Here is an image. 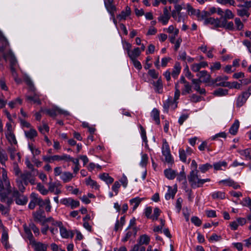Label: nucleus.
Returning <instances> with one entry per match:
<instances>
[{
    "label": "nucleus",
    "instance_id": "62",
    "mask_svg": "<svg viewBox=\"0 0 251 251\" xmlns=\"http://www.w3.org/2000/svg\"><path fill=\"white\" fill-rule=\"evenodd\" d=\"M179 96H180V91L178 88V83H176L175 84V95H174V99L173 100L175 102V103H177L176 101L177 100H178Z\"/></svg>",
    "mask_w": 251,
    "mask_h": 251
},
{
    "label": "nucleus",
    "instance_id": "42",
    "mask_svg": "<svg viewBox=\"0 0 251 251\" xmlns=\"http://www.w3.org/2000/svg\"><path fill=\"white\" fill-rule=\"evenodd\" d=\"M8 160V156L5 151L0 147V163L2 165H5L6 161Z\"/></svg>",
    "mask_w": 251,
    "mask_h": 251
},
{
    "label": "nucleus",
    "instance_id": "56",
    "mask_svg": "<svg viewBox=\"0 0 251 251\" xmlns=\"http://www.w3.org/2000/svg\"><path fill=\"white\" fill-rule=\"evenodd\" d=\"M212 168V165H211V164H210L209 163H206L205 164H202V165H200L199 170H200V171L201 173H204L207 171H208V170H209L210 169H211Z\"/></svg>",
    "mask_w": 251,
    "mask_h": 251
},
{
    "label": "nucleus",
    "instance_id": "48",
    "mask_svg": "<svg viewBox=\"0 0 251 251\" xmlns=\"http://www.w3.org/2000/svg\"><path fill=\"white\" fill-rule=\"evenodd\" d=\"M86 184L90 185L92 188L97 190L99 188V185L97 184L96 181L92 180L91 178L89 177L86 179Z\"/></svg>",
    "mask_w": 251,
    "mask_h": 251
},
{
    "label": "nucleus",
    "instance_id": "10",
    "mask_svg": "<svg viewBox=\"0 0 251 251\" xmlns=\"http://www.w3.org/2000/svg\"><path fill=\"white\" fill-rule=\"evenodd\" d=\"M61 203L66 206H70L72 209L77 207L79 205V202L73 200L71 198H64L61 200Z\"/></svg>",
    "mask_w": 251,
    "mask_h": 251
},
{
    "label": "nucleus",
    "instance_id": "37",
    "mask_svg": "<svg viewBox=\"0 0 251 251\" xmlns=\"http://www.w3.org/2000/svg\"><path fill=\"white\" fill-rule=\"evenodd\" d=\"M100 178L108 184L112 183L114 181V178L109 176L107 173H103L100 175Z\"/></svg>",
    "mask_w": 251,
    "mask_h": 251
},
{
    "label": "nucleus",
    "instance_id": "29",
    "mask_svg": "<svg viewBox=\"0 0 251 251\" xmlns=\"http://www.w3.org/2000/svg\"><path fill=\"white\" fill-rule=\"evenodd\" d=\"M239 125V121L238 120H235L229 129V132L233 135H236L238 130Z\"/></svg>",
    "mask_w": 251,
    "mask_h": 251
},
{
    "label": "nucleus",
    "instance_id": "18",
    "mask_svg": "<svg viewBox=\"0 0 251 251\" xmlns=\"http://www.w3.org/2000/svg\"><path fill=\"white\" fill-rule=\"evenodd\" d=\"M60 233L61 237L64 238H73L74 236L73 233L71 231H68L67 229L64 227L63 224L59 227Z\"/></svg>",
    "mask_w": 251,
    "mask_h": 251
},
{
    "label": "nucleus",
    "instance_id": "1",
    "mask_svg": "<svg viewBox=\"0 0 251 251\" xmlns=\"http://www.w3.org/2000/svg\"><path fill=\"white\" fill-rule=\"evenodd\" d=\"M12 192L10 180L7 176V171L5 169H2V176H0V201L5 202L8 195Z\"/></svg>",
    "mask_w": 251,
    "mask_h": 251
},
{
    "label": "nucleus",
    "instance_id": "47",
    "mask_svg": "<svg viewBox=\"0 0 251 251\" xmlns=\"http://www.w3.org/2000/svg\"><path fill=\"white\" fill-rule=\"evenodd\" d=\"M222 22L224 23V26H222V27H224L226 29L230 30H234L235 27L234 26V24L232 22H228L227 20H226L225 19H223Z\"/></svg>",
    "mask_w": 251,
    "mask_h": 251
},
{
    "label": "nucleus",
    "instance_id": "53",
    "mask_svg": "<svg viewBox=\"0 0 251 251\" xmlns=\"http://www.w3.org/2000/svg\"><path fill=\"white\" fill-rule=\"evenodd\" d=\"M237 15L241 17L246 16L248 18L250 16V13L248 12V10L246 8L237 9Z\"/></svg>",
    "mask_w": 251,
    "mask_h": 251
},
{
    "label": "nucleus",
    "instance_id": "20",
    "mask_svg": "<svg viewBox=\"0 0 251 251\" xmlns=\"http://www.w3.org/2000/svg\"><path fill=\"white\" fill-rule=\"evenodd\" d=\"M217 85L223 87H228L230 88H235L238 89H240L241 87V84L236 81L232 82L231 83V85H230V83L228 82H222L221 83H217Z\"/></svg>",
    "mask_w": 251,
    "mask_h": 251
},
{
    "label": "nucleus",
    "instance_id": "7",
    "mask_svg": "<svg viewBox=\"0 0 251 251\" xmlns=\"http://www.w3.org/2000/svg\"><path fill=\"white\" fill-rule=\"evenodd\" d=\"M204 24L205 25H212L215 28L222 27L224 25V23L222 22V20H221V18L215 19L212 17L205 19L204 21Z\"/></svg>",
    "mask_w": 251,
    "mask_h": 251
},
{
    "label": "nucleus",
    "instance_id": "14",
    "mask_svg": "<svg viewBox=\"0 0 251 251\" xmlns=\"http://www.w3.org/2000/svg\"><path fill=\"white\" fill-rule=\"evenodd\" d=\"M34 220L40 223L42 226L45 225V215L43 210L40 209L33 213Z\"/></svg>",
    "mask_w": 251,
    "mask_h": 251
},
{
    "label": "nucleus",
    "instance_id": "45",
    "mask_svg": "<svg viewBox=\"0 0 251 251\" xmlns=\"http://www.w3.org/2000/svg\"><path fill=\"white\" fill-rule=\"evenodd\" d=\"M176 179L177 181L180 182L181 181L184 180V184H186L187 181H186V174L184 172V169H182V171L179 173L176 174Z\"/></svg>",
    "mask_w": 251,
    "mask_h": 251
},
{
    "label": "nucleus",
    "instance_id": "25",
    "mask_svg": "<svg viewBox=\"0 0 251 251\" xmlns=\"http://www.w3.org/2000/svg\"><path fill=\"white\" fill-rule=\"evenodd\" d=\"M163 107L166 110H167L170 107L175 109L177 107V103H175L171 97H170L164 102Z\"/></svg>",
    "mask_w": 251,
    "mask_h": 251
},
{
    "label": "nucleus",
    "instance_id": "17",
    "mask_svg": "<svg viewBox=\"0 0 251 251\" xmlns=\"http://www.w3.org/2000/svg\"><path fill=\"white\" fill-rule=\"evenodd\" d=\"M219 183H224L226 186L232 187L234 189H237L240 188V186L237 182H235L233 180L230 178L222 180L219 182Z\"/></svg>",
    "mask_w": 251,
    "mask_h": 251
},
{
    "label": "nucleus",
    "instance_id": "16",
    "mask_svg": "<svg viewBox=\"0 0 251 251\" xmlns=\"http://www.w3.org/2000/svg\"><path fill=\"white\" fill-rule=\"evenodd\" d=\"M113 2V0H107L104 2L105 6L111 16H113V13L116 11V7Z\"/></svg>",
    "mask_w": 251,
    "mask_h": 251
},
{
    "label": "nucleus",
    "instance_id": "59",
    "mask_svg": "<svg viewBox=\"0 0 251 251\" xmlns=\"http://www.w3.org/2000/svg\"><path fill=\"white\" fill-rule=\"evenodd\" d=\"M28 148L34 156L39 155L41 153V151L32 144H29Z\"/></svg>",
    "mask_w": 251,
    "mask_h": 251
},
{
    "label": "nucleus",
    "instance_id": "54",
    "mask_svg": "<svg viewBox=\"0 0 251 251\" xmlns=\"http://www.w3.org/2000/svg\"><path fill=\"white\" fill-rule=\"evenodd\" d=\"M238 152H239L240 155L245 156L246 158H249L251 151V149L250 148L246 149L245 150H238L237 151Z\"/></svg>",
    "mask_w": 251,
    "mask_h": 251
},
{
    "label": "nucleus",
    "instance_id": "61",
    "mask_svg": "<svg viewBox=\"0 0 251 251\" xmlns=\"http://www.w3.org/2000/svg\"><path fill=\"white\" fill-rule=\"evenodd\" d=\"M192 91V86L188 82V83H186V84L184 85V88L183 89L182 91V94L183 95H185L186 94H189Z\"/></svg>",
    "mask_w": 251,
    "mask_h": 251
},
{
    "label": "nucleus",
    "instance_id": "51",
    "mask_svg": "<svg viewBox=\"0 0 251 251\" xmlns=\"http://www.w3.org/2000/svg\"><path fill=\"white\" fill-rule=\"evenodd\" d=\"M40 96L39 94H35L33 96L27 97V99L30 101H33L35 103L40 104L41 102L39 99Z\"/></svg>",
    "mask_w": 251,
    "mask_h": 251
},
{
    "label": "nucleus",
    "instance_id": "30",
    "mask_svg": "<svg viewBox=\"0 0 251 251\" xmlns=\"http://www.w3.org/2000/svg\"><path fill=\"white\" fill-rule=\"evenodd\" d=\"M164 173L165 176L169 179H174L176 176V171L171 169L165 170Z\"/></svg>",
    "mask_w": 251,
    "mask_h": 251
},
{
    "label": "nucleus",
    "instance_id": "55",
    "mask_svg": "<svg viewBox=\"0 0 251 251\" xmlns=\"http://www.w3.org/2000/svg\"><path fill=\"white\" fill-rule=\"evenodd\" d=\"M10 70L12 74V75L13 77L14 78L15 81L17 83H20L21 82L22 80L21 79L18 77V74L16 71L15 69L13 67H10Z\"/></svg>",
    "mask_w": 251,
    "mask_h": 251
},
{
    "label": "nucleus",
    "instance_id": "34",
    "mask_svg": "<svg viewBox=\"0 0 251 251\" xmlns=\"http://www.w3.org/2000/svg\"><path fill=\"white\" fill-rule=\"evenodd\" d=\"M150 241V237L146 234H144L140 236L138 241V244H139L140 246L143 245H148Z\"/></svg>",
    "mask_w": 251,
    "mask_h": 251
},
{
    "label": "nucleus",
    "instance_id": "21",
    "mask_svg": "<svg viewBox=\"0 0 251 251\" xmlns=\"http://www.w3.org/2000/svg\"><path fill=\"white\" fill-rule=\"evenodd\" d=\"M131 14L130 8L126 6L125 10H123L121 13L117 16V18L120 20H125L126 18Z\"/></svg>",
    "mask_w": 251,
    "mask_h": 251
},
{
    "label": "nucleus",
    "instance_id": "39",
    "mask_svg": "<svg viewBox=\"0 0 251 251\" xmlns=\"http://www.w3.org/2000/svg\"><path fill=\"white\" fill-rule=\"evenodd\" d=\"M5 135L11 144H16L17 143L14 132L5 133Z\"/></svg>",
    "mask_w": 251,
    "mask_h": 251
},
{
    "label": "nucleus",
    "instance_id": "44",
    "mask_svg": "<svg viewBox=\"0 0 251 251\" xmlns=\"http://www.w3.org/2000/svg\"><path fill=\"white\" fill-rule=\"evenodd\" d=\"M213 95L217 97L226 96L228 94V90L223 88H219L213 92Z\"/></svg>",
    "mask_w": 251,
    "mask_h": 251
},
{
    "label": "nucleus",
    "instance_id": "3",
    "mask_svg": "<svg viewBox=\"0 0 251 251\" xmlns=\"http://www.w3.org/2000/svg\"><path fill=\"white\" fill-rule=\"evenodd\" d=\"M12 196L17 204L24 205L26 204L28 199L25 196L21 194L16 189H12Z\"/></svg>",
    "mask_w": 251,
    "mask_h": 251
},
{
    "label": "nucleus",
    "instance_id": "23",
    "mask_svg": "<svg viewBox=\"0 0 251 251\" xmlns=\"http://www.w3.org/2000/svg\"><path fill=\"white\" fill-rule=\"evenodd\" d=\"M248 94L242 93L239 95L236 100V104L237 107H241L246 102L248 99Z\"/></svg>",
    "mask_w": 251,
    "mask_h": 251
},
{
    "label": "nucleus",
    "instance_id": "22",
    "mask_svg": "<svg viewBox=\"0 0 251 251\" xmlns=\"http://www.w3.org/2000/svg\"><path fill=\"white\" fill-rule=\"evenodd\" d=\"M181 70L180 64L178 62H176L171 72L172 77L175 79L179 75Z\"/></svg>",
    "mask_w": 251,
    "mask_h": 251
},
{
    "label": "nucleus",
    "instance_id": "41",
    "mask_svg": "<svg viewBox=\"0 0 251 251\" xmlns=\"http://www.w3.org/2000/svg\"><path fill=\"white\" fill-rule=\"evenodd\" d=\"M151 117L156 124L159 125L160 124L159 112L157 109L154 108L152 110L151 112Z\"/></svg>",
    "mask_w": 251,
    "mask_h": 251
},
{
    "label": "nucleus",
    "instance_id": "31",
    "mask_svg": "<svg viewBox=\"0 0 251 251\" xmlns=\"http://www.w3.org/2000/svg\"><path fill=\"white\" fill-rule=\"evenodd\" d=\"M141 50L139 48H136L133 50H131L128 53V56L130 59H136L141 54Z\"/></svg>",
    "mask_w": 251,
    "mask_h": 251
},
{
    "label": "nucleus",
    "instance_id": "52",
    "mask_svg": "<svg viewBox=\"0 0 251 251\" xmlns=\"http://www.w3.org/2000/svg\"><path fill=\"white\" fill-rule=\"evenodd\" d=\"M226 166L227 163L226 161L217 162L213 165L214 168L216 170H223L222 167L226 168Z\"/></svg>",
    "mask_w": 251,
    "mask_h": 251
},
{
    "label": "nucleus",
    "instance_id": "11",
    "mask_svg": "<svg viewBox=\"0 0 251 251\" xmlns=\"http://www.w3.org/2000/svg\"><path fill=\"white\" fill-rule=\"evenodd\" d=\"M196 76L199 77L198 79H200L201 82L207 83L211 82V75L206 71L203 70L199 72L197 74Z\"/></svg>",
    "mask_w": 251,
    "mask_h": 251
},
{
    "label": "nucleus",
    "instance_id": "36",
    "mask_svg": "<svg viewBox=\"0 0 251 251\" xmlns=\"http://www.w3.org/2000/svg\"><path fill=\"white\" fill-rule=\"evenodd\" d=\"M25 134L26 137L30 139H32L37 136V132L33 128H30L29 130L25 131Z\"/></svg>",
    "mask_w": 251,
    "mask_h": 251
},
{
    "label": "nucleus",
    "instance_id": "4",
    "mask_svg": "<svg viewBox=\"0 0 251 251\" xmlns=\"http://www.w3.org/2000/svg\"><path fill=\"white\" fill-rule=\"evenodd\" d=\"M162 153L163 155L165 157V160L167 163L170 164L173 163L174 161L171 154L169 146L165 139L163 140L162 147Z\"/></svg>",
    "mask_w": 251,
    "mask_h": 251
},
{
    "label": "nucleus",
    "instance_id": "27",
    "mask_svg": "<svg viewBox=\"0 0 251 251\" xmlns=\"http://www.w3.org/2000/svg\"><path fill=\"white\" fill-rule=\"evenodd\" d=\"M152 84L154 87L155 92L158 93L163 92V83L161 78H159L156 81H153Z\"/></svg>",
    "mask_w": 251,
    "mask_h": 251
},
{
    "label": "nucleus",
    "instance_id": "13",
    "mask_svg": "<svg viewBox=\"0 0 251 251\" xmlns=\"http://www.w3.org/2000/svg\"><path fill=\"white\" fill-rule=\"evenodd\" d=\"M33 248L34 251H48V245L41 242L32 241L30 244Z\"/></svg>",
    "mask_w": 251,
    "mask_h": 251
},
{
    "label": "nucleus",
    "instance_id": "9",
    "mask_svg": "<svg viewBox=\"0 0 251 251\" xmlns=\"http://www.w3.org/2000/svg\"><path fill=\"white\" fill-rule=\"evenodd\" d=\"M70 158L69 155L63 154L62 155H55L53 156H44L43 159L47 162H52L54 161L66 160L67 159Z\"/></svg>",
    "mask_w": 251,
    "mask_h": 251
},
{
    "label": "nucleus",
    "instance_id": "40",
    "mask_svg": "<svg viewBox=\"0 0 251 251\" xmlns=\"http://www.w3.org/2000/svg\"><path fill=\"white\" fill-rule=\"evenodd\" d=\"M24 230L26 234L27 238L28 239V240L30 241V243H32V241H35L34 239L33 236L32 235V233H31V229H30L29 226L28 227L26 226H24Z\"/></svg>",
    "mask_w": 251,
    "mask_h": 251
},
{
    "label": "nucleus",
    "instance_id": "43",
    "mask_svg": "<svg viewBox=\"0 0 251 251\" xmlns=\"http://www.w3.org/2000/svg\"><path fill=\"white\" fill-rule=\"evenodd\" d=\"M211 197L213 199L223 200L225 198V193L221 191H215L211 194Z\"/></svg>",
    "mask_w": 251,
    "mask_h": 251
},
{
    "label": "nucleus",
    "instance_id": "58",
    "mask_svg": "<svg viewBox=\"0 0 251 251\" xmlns=\"http://www.w3.org/2000/svg\"><path fill=\"white\" fill-rule=\"evenodd\" d=\"M234 22L235 24V28L236 30H241L243 28L244 25L239 18H235Z\"/></svg>",
    "mask_w": 251,
    "mask_h": 251
},
{
    "label": "nucleus",
    "instance_id": "38",
    "mask_svg": "<svg viewBox=\"0 0 251 251\" xmlns=\"http://www.w3.org/2000/svg\"><path fill=\"white\" fill-rule=\"evenodd\" d=\"M209 15L210 14L207 11H202L201 12L200 10H199L196 16L197 17L198 20L201 21L204 20V21L205 19L207 18V16Z\"/></svg>",
    "mask_w": 251,
    "mask_h": 251
},
{
    "label": "nucleus",
    "instance_id": "19",
    "mask_svg": "<svg viewBox=\"0 0 251 251\" xmlns=\"http://www.w3.org/2000/svg\"><path fill=\"white\" fill-rule=\"evenodd\" d=\"M192 82L194 85V89L201 94H204L206 91L204 88H201L200 84L201 83L200 79H192Z\"/></svg>",
    "mask_w": 251,
    "mask_h": 251
},
{
    "label": "nucleus",
    "instance_id": "64",
    "mask_svg": "<svg viewBox=\"0 0 251 251\" xmlns=\"http://www.w3.org/2000/svg\"><path fill=\"white\" fill-rule=\"evenodd\" d=\"M186 154L185 151L183 149H180L179 150V155L180 160L183 162H186Z\"/></svg>",
    "mask_w": 251,
    "mask_h": 251
},
{
    "label": "nucleus",
    "instance_id": "63",
    "mask_svg": "<svg viewBox=\"0 0 251 251\" xmlns=\"http://www.w3.org/2000/svg\"><path fill=\"white\" fill-rule=\"evenodd\" d=\"M16 182L19 191L21 192H23L25 190V187L24 186L25 184L24 183L23 184V181L22 180H20L17 178L16 180Z\"/></svg>",
    "mask_w": 251,
    "mask_h": 251
},
{
    "label": "nucleus",
    "instance_id": "33",
    "mask_svg": "<svg viewBox=\"0 0 251 251\" xmlns=\"http://www.w3.org/2000/svg\"><path fill=\"white\" fill-rule=\"evenodd\" d=\"M143 199L139 197H136L130 200L129 202L130 205L133 206L132 210L134 211L139 206Z\"/></svg>",
    "mask_w": 251,
    "mask_h": 251
},
{
    "label": "nucleus",
    "instance_id": "28",
    "mask_svg": "<svg viewBox=\"0 0 251 251\" xmlns=\"http://www.w3.org/2000/svg\"><path fill=\"white\" fill-rule=\"evenodd\" d=\"M168 191L165 194L166 200H169L171 199H174L177 191L176 188H172L171 186H168Z\"/></svg>",
    "mask_w": 251,
    "mask_h": 251
},
{
    "label": "nucleus",
    "instance_id": "24",
    "mask_svg": "<svg viewBox=\"0 0 251 251\" xmlns=\"http://www.w3.org/2000/svg\"><path fill=\"white\" fill-rule=\"evenodd\" d=\"M8 229L2 231L1 238V243L6 248H8L9 246V245L8 243L9 236H8Z\"/></svg>",
    "mask_w": 251,
    "mask_h": 251
},
{
    "label": "nucleus",
    "instance_id": "35",
    "mask_svg": "<svg viewBox=\"0 0 251 251\" xmlns=\"http://www.w3.org/2000/svg\"><path fill=\"white\" fill-rule=\"evenodd\" d=\"M183 8L186 9L188 14L191 16H196L199 10V9L193 8L190 3H186V5H184Z\"/></svg>",
    "mask_w": 251,
    "mask_h": 251
},
{
    "label": "nucleus",
    "instance_id": "8",
    "mask_svg": "<svg viewBox=\"0 0 251 251\" xmlns=\"http://www.w3.org/2000/svg\"><path fill=\"white\" fill-rule=\"evenodd\" d=\"M49 192L55 195H59L62 193V186L59 182L50 181L48 183Z\"/></svg>",
    "mask_w": 251,
    "mask_h": 251
},
{
    "label": "nucleus",
    "instance_id": "50",
    "mask_svg": "<svg viewBox=\"0 0 251 251\" xmlns=\"http://www.w3.org/2000/svg\"><path fill=\"white\" fill-rule=\"evenodd\" d=\"M224 14V17H221V20L225 19L226 20H227V19H232L234 16L232 11L228 9H226L225 11Z\"/></svg>",
    "mask_w": 251,
    "mask_h": 251
},
{
    "label": "nucleus",
    "instance_id": "49",
    "mask_svg": "<svg viewBox=\"0 0 251 251\" xmlns=\"http://www.w3.org/2000/svg\"><path fill=\"white\" fill-rule=\"evenodd\" d=\"M36 188L43 195H47L49 192V189H47L41 183H37Z\"/></svg>",
    "mask_w": 251,
    "mask_h": 251
},
{
    "label": "nucleus",
    "instance_id": "26",
    "mask_svg": "<svg viewBox=\"0 0 251 251\" xmlns=\"http://www.w3.org/2000/svg\"><path fill=\"white\" fill-rule=\"evenodd\" d=\"M129 229L130 230L126 233L125 236L122 238V242H126L131 237L132 235L134 236L136 235L137 230L135 227H133L131 229Z\"/></svg>",
    "mask_w": 251,
    "mask_h": 251
},
{
    "label": "nucleus",
    "instance_id": "5",
    "mask_svg": "<svg viewBox=\"0 0 251 251\" xmlns=\"http://www.w3.org/2000/svg\"><path fill=\"white\" fill-rule=\"evenodd\" d=\"M198 171H191L188 176V179L193 188L200 187V179L198 175Z\"/></svg>",
    "mask_w": 251,
    "mask_h": 251
},
{
    "label": "nucleus",
    "instance_id": "60",
    "mask_svg": "<svg viewBox=\"0 0 251 251\" xmlns=\"http://www.w3.org/2000/svg\"><path fill=\"white\" fill-rule=\"evenodd\" d=\"M31 200L28 204V207L31 209H33L35 208V206L37 205V203L35 202V194L32 193L31 194Z\"/></svg>",
    "mask_w": 251,
    "mask_h": 251
},
{
    "label": "nucleus",
    "instance_id": "12",
    "mask_svg": "<svg viewBox=\"0 0 251 251\" xmlns=\"http://www.w3.org/2000/svg\"><path fill=\"white\" fill-rule=\"evenodd\" d=\"M171 18L170 13L167 10V7H165L163 9V13L160 15L158 18L159 22H161L163 25H166L168 24Z\"/></svg>",
    "mask_w": 251,
    "mask_h": 251
},
{
    "label": "nucleus",
    "instance_id": "15",
    "mask_svg": "<svg viewBox=\"0 0 251 251\" xmlns=\"http://www.w3.org/2000/svg\"><path fill=\"white\" fill-rule=\"evenodd\" d=\"M208 66L206 61H201L199 63H194L191 65V69L194 72L199 73L201 68H205Z\"/></svg>",
    "mask_w": 251,
    "mask_h": 251
},
{
    "label": "nucleus",
    "instance_id": "57",
    "mask_svg": "<svg viewBox=\"0 0 251 251\" xmlns=\"http://www.w3.org/2000/svg\"><path fill=\"white\" fill-rule=\"evenodd\" d=\"M148 162V156L146 153L141 154V160L140 162V165L142 167H146Z\"/></svg>",
    "mask_w": 251,
    "mask_h": 251
},
{
    "label": "nucleus",
    "instance_id": "32",
    "mask_svg": "<svg viewBox=\"0 0 251 251\" xmlns=\"http://www.w3.org/2000/svg\"><path fill=\"white\" fill-rule=\"evenodd\" d=\"M73 177V174L69 172H64L62 173L61 176V179L65 183L70 181Z\"/></svg>",
    "mask_w": 251,
    "mask_h": 251
},
{
    "label": "nucleus",
    "instance_id": "2",
    "mask_svg": "<svg viewBox=\"0 0 251 251\" xmlns=\"http://www.w3.org/2000/svg\"><path fill=\"white\" fill-rule=\"evenodd\" d=\"M41 111L45 112L46 114L52 118H55L59 114H63L65 115H69V112L68 111L62 110L57 106H52L50 108L45 109L41 108Z\"/></svg>",
    "mask_w": 251,
    "mask_h": 251
},
{
    "label": "nucleus",
    "instance_id": "6",
    "mask_svg": "<svg viewBox=\"0 0 251 251\" xmlns=\"http://www.w3.org/2000/svg\"><path fill=\"white\" fill-rule=\"evenodd\" d=\"M35 176L33 175L32 172H28L27 171H24L22 174H21V176L19 178L21 179V180L24 183L25 185H27L28 183H30L32 185L34 184L35 183Z\"/></svg>",
    "mask_w": 251,
    "mask_h": 251
},
{
    "label": "nucleus",
    "instance_id": "46",
    "mask_svg": "<svg viewBox=\"0 0 251 251\" xmlns=\"http://www.w3.org/2000/svg\"><path fill=\"white\" fill-rule=\"evenodd\" d=\"M25 164L27 168H28L29 169H30L31 170L30 172H33V176H37L38 174V170L36 169H35L34 168V166H33V164H31V163L30 162V161H29V160L27 158L25 160Z\"/></svg>",
    "mask_w": 251,
    "mask_h": 251
}]
</instances>
